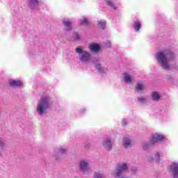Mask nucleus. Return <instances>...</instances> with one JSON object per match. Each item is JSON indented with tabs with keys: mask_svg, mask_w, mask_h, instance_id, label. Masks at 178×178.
<instances>
[{
	"mask_svg": "<svg viewBox=\"0 0 178 178\" xmlns=\"http://www.w3.org/2000/svg\"><path fill=\"white\" fill-rule=\"evenodd\" d=\"M122 124L123 126H126V125L127 124V120L126 119L122 120Z\"/></svg>",
	"mask_w": 178,
	"mask_h": 178,
	"instance_id": "nucleus-27",
	"label": "nucleus"
},
{
	"mask_svg": "<svg viewBox=\"0 0 178 178\" xmlns=\"http://www.w3.org/2000/svg\"><path fill=\"white\" fill-rule=\"evenodd\" d=\"M124 80L125 83H131L133 81V78H131V76H130L127 72H125L124 74Z\"/></svg>",
	"mask_w": 178,
	"mask_h": 178,
	"instance_id": "nucleus-14",
	"label": "nucleus"
},
{
	"mask_svg": "<svg viewBox=\"0 0 178 178\" xmlns=\"http://www.w3.org/2000/svg\"><path fill=\"white\" fill-rule=\"evenodd\" d=\"M48 108H49V100L47 98H42L38 103L36 111L40 116H42L47 113Z\"/></svg>",
	"mask_w": 178,
	"mask_h": 178,
	"instance_id": "nucleus-2",
	"label": "nucleus"
},
{
	"mask_svg": "<svg viewBox=\"0 0 178 178\" xmlns=\"http://www.w3.org/2000/svg\"><path fill=\"white\" fill-rule=\"evenodd\" d=\"M89 48L90 51H92L93 52H98V51L101 49V46L98 44L93 43L89 45Z\"/></svg>",
	"mask_w": 178,
	"mask_h": 178,
	"instance_id": "nucleus-10",
	"label": "nucleus"
},
{
	"mask_svg": "<svg viewBox=\"0 0 178 178\" xmlns=\"http://www.w3.org/2000/svg\"><path fill=\"white\" fill-rule=\"evenodd\" d=\"M76 53L78 54V55L79 56V59L81 62H83V63L88 62V60H90V58H91V55L90 54V53L83 51V49H81V47H77L76 49Z\"/></svg>",
	"mask_w": 178,
	"mask_h": 178,
	"instance_id": "nucleus-4",
	"label": "nucleus"
},
{
	"mask_svg": "<svg viewBox=\"0 0 178 178\" xmlns=\"http://www.w3.org/2000/svg\"><path fill=\"white\" fill-rule=\"evenodd\" d=\"M136 90L138 92H140V91H143V90H144V85L141 83H138L136 85Z\"/></svg>",
	"mask_w": 178,
	"mask_h": 178,
	"instance_id": "nucleus-20",
	"label": "nucleus"
},
{
	"mask_svg": "<svg viewBox=\"0 0 178 178\" xmlns=\"http://www.w3.org/2000/svg\"><path fill=\"white\" fill-rule=\"evenodd\" d=\"M74 40H75V41H77V40H80V35H79V34H77V33H76V35H75V36L74 37Z\"/></svg>",
	"mask_w": 178,
	"mask_h": 178,
	"instance_id": "nucleus-26",
	"label": "nucleus"
},
{
	"mask_svg": "<svg viewBox=\"0 0 178 178\" xmlns=\"http://www.w3.org/2000/svg\"><path fill=\"white\" fill-rule=\"evenodd\" d=\"M9 84L10 87H20V86H23V82L21 81L10 80Z\"/></svg>",
	"mask_w": 178,
	"mask_h": 178,
	"instance_id": "nucleus-8",
	"label": "nucleus"
},
{
	"mask_svg": "<svg viewBox=\"0 0 178 178\" xmlns=\"http://www.w3.org/2000/svg\"><path fill=\"white\" fill-rule=\"evenodd\" d=\"M98 24L102 29H105V27H106V22L105 21H99Z\"/></svg>",
	"mask_w": 178,
	"mask_h": 178,
	"instance_id": "nucleus-21",
	"label": "nucleus"
},
{
	"mask_svg": "<svg viewBox=\"0 0 178 178\" xmlns=\"http://www.w3.org/2000/svg\"><path fill=\"white\" fill-rule=\"evenodd\" d=\"M173 58V53L170 50H163L156 53V60L160 66L165 70H169L170 65H169V60Z\"/></svg>",
	"mask_w": 178,
	"mask_h": 178,
	"instance_id": "nucleus-1",
	"label": "nucleus"
},
{
	"mask_svg": "<svg viewBox=\"0 0 178 178\" xmlns=\"http://www.w3.org/2000/svg\"><path fill=\"white\" fill-rule=\"evenodd\" d=\"M96 69H97V70H98V72H99V73L104 72V68L102 67V66H101V64H97Z\"/></svg>",
	"mask_w": 178,
	"mask_h": 178,
	"instance_id": "nucleus-22",
	"label": "nucleus"
},
{
	"mask_svg": "<svg viewBox=\"0 0 178 178\" xmlns=\"http://www.w3.org/2000/svg\"><path fill=\"white\" fill-rule=\"evenodd\" d=\"M113 145V143L110 138H106L102 141V146L108 151H111V149H112Z\"/></svg>",
	"mask_w": 178,
	"mask_h": 178,
	"instance_id": "nucleus-7",
	"label": "nucleus"
},
{
	"mask_svg": "<svg viewBox=\"0 0 178 178\" xmlns=\"http://www.w3.org/2000/svg\"><path fill=\"white\" fill-rule=\"evenodd\" d=\"M131 145V140L130 138L125 137L124 138L123 142H122V146L124 148H129Z\"/></svg>",
	"mask_w": 178,
	"mask_h": 178,
	"instance_id": "nucleus-9",
	"label": "nucleus"
},
{
	"mask_svg": "<svg viewBox=\"0 0 178 178\" xmlns=\"http://www.w3.org/2000/svg\"><path fill=\"white\" fill-rule=\"evenodd\" d=\"M138 102L140 104H145V102H147V98H145V97H138Z\"/></svg>",
	"mask_w": 178,
	"mask_h": 178,
	"instance_id": "nucleus-23",
	"label": "nucleus"
},
{
	"mask_svg": "<svg viewBox=\"0 0 178 178\" xmlns=\"http://www.w3.org/2000/svg\"><path fill=\"white\" fill-rule=\"evenodd\" d=\"M29 5L31 9H37L38 8V0H30Z\"/></svg>",
	"mask_w": 178,
	"mask_h": 178,
	"instance_id": "nucleus-11",
	"label": "nucleus"
},
{
	"mask_svg": "<svg viewBox=\"0 0 178 178\" xmlns=\"http://www.w3.org/2000/svg\"><path fill=\"white\" fill-rule=\"evenodd\" d=\"M63 24L65 27L66 31H70L72 30V23L69 21H63Z\"/></svg>",
	"mask_w": 178,
	"mask_h": 178,
	"instance_id": "nucleus-13",
	"label": "nucleus"
},
{
	"mask_svg": "<svg viewBox=\"0 0 178 178\" xmlns=\"http://www.w3.org/2000/svg\"><path fill=\"white\" fill-rule=\"evenodd\" d=\"M0 158H2V153L0 152Z\"/></svg>",
	"mask_w": 178,
	"mask_h": 178,
	"instance_id": "nucleus-28",
	"label": "nucleus"
},
{
	"mask_svg": "<svg viewBox=\"0 0 178 178\" xmlns=\"http://www.w3.org/2000/svg\"><path fill=\"white\" fill-rule=\"evenodd\" d=\"M94 178H105V177H104V175H102L99 172H96V173H95Z\"/></svg>",
	"mask_w": 178,
	"mask_h": 178,
	"instance_id": "nucleus-25",
	"label": "nucleus"
},
{
	"mask_svg": "<svg viewBox=\"0 0 178 178\" xmlns=\"http://www.w3.org/2000/svg\"><path fill=\"white\" fill-rule=\"evenodd\" d=\"M148 161L149 162H152V161H155V162H159V161H161L159 153H156L153 157H149Z\"/></svg>",
	"mask_w": 178,
	"mask_h": 178,
	"instance_id": "nucleus-12",
	"label": "nucleus"
},
{
	"mask_svg": "<svg viewBox=\"0 0 178 178\" xmlns=\"http://www.w3.org/2000/svg\"><path fill=\"white\" fill-rule=\"evenodd\" d=\"M56 161H58V158H56Z\"/></svg>",
	"mask_w": 178,
	"mask_h": 178,
	"instance_id": "nucleus-29",
	"label": "nucleus"
},
{
	"mask_svg": "<svg viewBox=\"0 0 178 178\" xmlns=\"http://www.w3.org/2000/svg\"><path fill=\"white\" fill-rule=\"evenodd\" d=\"M162 140H163V136L162 135L159 134H154L152 136L150 142H145L143 144V149H148L150 145H152V144H155L156 143H159V141H162Z\"/></svg>",
	"mask_w": 178,
	"mask_h": 178,
	"instance_id": "nucleus-3",
	"label": "nucleus"
},
{
	"mask_svg": "<svg viewBox=\"0 0 178 178\" xmlns=\"http://www.w3.org/2000/svg\"><path fill=\"white\" fill-rule=\"evenodd\" d=\"M134 27L136 31H138V30L141 29V23H140L138 21H136L134 24Z\"/></svg>",
	"mask_w": 178,
	"mask_h": 178,
	"instance_id": "nucleus-18",
	"label": "nucleus"
},
{
	"mask_svg": "<svg viewBox=\"0 0 178 178\" xmlns=\"http://www.w3.org/2000/svg\"><path fill=\"white\" fill-rule=\"evenodd\" d=\"M79 169L84 175H88L91 173V166L90 163L87 160H82L79 163Z\"/></svg>",
	"mask_w": 178,
	"mask_h": 178,
	"instance_id": "nucleus-5",
	"label": "nucleus"
},
{
	"mask_svg": "<svg viewBox=\"0 0 178 178\" xmlns=\"http://www.w3.org/2000/svg\"><path fill=\"white\" fill-rule=\"evenodd\" d=\"M5 147H6L5 141H3L1 138H0V149H3Z\"/></svg>",
	"mask_w": 178,
	"mask_h": 178,
	"instance_id": "nucleus-24",
	"label": "nucleus"
},
{
	"mask_svg": "<svg viewBox=\"0 0 178 178\" xmlns=\"http://www.w3.org/2000/svg\"><path fill=\"white\" fill-rule=\"evenodd\" d=\"M90 22H88V19H87V18L86 17H83L81 20H80V24L81 26H87V24H88Z\"/></svg>",
	"mask_w": 178,
	"mask_h": 178,
	"instance_id": "nucleus-19",
	"label": "nucleus"
},
{
	"mask_svg": "<svg viewBox=\"0 0 178 178\" xmlns=\"http://www.w3.org/2000/svg\"><path fill=\"white\" fill-rule=\"evenodd\" d=\"M106 5H108V6H110V8H112L115 10H116V9H118L116 6L115 5V3H113V2H112V1L106 0Z\"/></svg>",
	"mask_w": 178,
	"mask_h": 178,
	"instance_id": "nucleus-16",
	"label": "nucleus"
},
{
	"mask_svg": "<svg viewBox=\"0 0 178 178\" xmlns=\"http://www.w3.org/2000/svg\"><path fill=\"white\" fill-rule=\"evenodd\" d=\"M127 169H129V165L124 163L118 165L117 170L114 173V177H120L122 176V173L125 172V170H127Z\"/></svg>",
	"mask_w": 178,
	"mask_h": 178,
	"instance_id": "nucleus-6",
	"label": "nucleus"
},
{
	"mask_svg": "<svg viewBox=\"0 0 178 178\" xmlns=\"http://www.w3.org/2000/svg\"><path fill=\"white\" fill-rule=\"evenodd\" d=\"M67 151L66 149H60L58 152H54V155H63V154H66Z\"/></svg>",
	"mask_w": 178,
	"mask_h": 178,
	"instance_id": "nucleus-17",
	"label": "nucleus"
},
{
	"mask_svg": "<svg viewBox=\"0 0 178 178\" xmlns=\"http://www.w3.org/2000/svg\"><path fill=\"white\" fill-rule=\"evenodd\" d=\"M152 98L153 101H159V99L161 98V97L159 96V94H158V92H153L152 94Z\"/></svg>",
	"mask_w": 178,
	"mask_h": 178,
	"instance_id": "nucleus-15",
	"label": "nucleus"
}]
</instances>
